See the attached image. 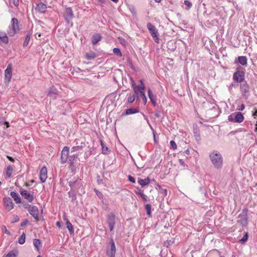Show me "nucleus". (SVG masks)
<instances>
[{"instance_id":"a19ab883","label":"nucleus","mask_w":257,"mask_h":257,"mask_svg":"<svg viewBox=\"0 0 257 257\" xmlns=\"http://www.w3.org/2000/svg\"><path fill=\"white\" fill-rule=\"evenodd\" d=\"M162 112V107H157L155 111L154 114L156 117H161V113Z\"/></svg>"},{"instance_id":"864d4df0","label":"nucleus","mask_w":257,"mask_h":257,"mask_svg":"<svg viewBox=\"0 0 257 257\" xmlns=\"http://www.w3.org/2000/svg\"><path fill=\"white\" fill-rule=\"evenodd\" d=\"M95 192L96 193V195L101 199H103V195L102 194V193L100 192L99 191L97 190H96L95 189Z\"/></svg>"},{"instance_id":"69168bd1","label":"nucleus","mask_w":257,"mask_h":257,"mask_svg":"<svg viewBox=\"0 0 257 257\" xmlns=\"http://www.w3.org/2000/svg\"><path fill=\"white\" fill-rule=\"evenodd\" d=\"M140 196L142 198L144 201L146 202L148 201L146 195H145L143 193Z\"/></svg>"},{"instance_id":"a211bd4d","label":"nucleus","mask_w":257,"mask_h":257,"mask_svg":"<svg viewBox=\"0 0 257 257\" xmlns=\"http://www.w3.org/2000/svg\"><path fill=\"white\" fill-rule=\"evenodd\" d=\"M47 8L46 5L41 2L37 4L35 10L39 13L44 14L46 12Z\"/></svg>"},{"instance_id":"58836bf2","label":"nucleus","mask_w":257,"mask_h":257,"mask_svg":"<svg viewBox=\"0 0 257 257\" xmlns=\"http://www.w3.org/2000/svg\"><path fill=\"white\" fill-rule=\"evenodd\" d=\"M139 96L142 98L144 103L145 104H146V103H147V99L145 95V92L143 91H142V90L140 91Z\"/></svg>"},{"instance_id":"2f4dec72","label":"nucleus","mask_w":257,"mask_h":257,"mask_svg":"<svg viewBox=\"0 0 257 257\" xmlns=\"http://www.w3.org/2000/svg\"><path fill=\"white\" fill-rule=\"evenodd\" d=\"M238 63L242 66L247 64V58L246 56H239L238 57Z\"/></svg>"},{"instance_id":"6ab92c4d","label":"nucleus","mask_w":257,"mask_h":257,"mask_svg":"<svg viewBox=\"0 0 257 257\" xmlns=\"http://www.w3.org/2000/svg\"><path fill=\"white\" fill-rule=\"evenodd\" d=\"M58 94V90L54 86H51L49 90L48 96L52 98L55 99Z\"/></svg>"},{"instance_id":"5fc2aeb1","label":"nucleus","mask_w":257,"mask_h":257,"mask_svg":"<svg viewBox=\"0 0 257 257\" xmlns=\"http://www.w3.org/2000/svg\"><path fill=\"white\" fill-rule=\"evenodd\" d=\"M127 178H128V180L130 182H131V183H136V179H135V178L134 177H133L132 176H131V175H128V176H127Z\"/></svg>"},{"instance_id":"4d7b16f0","label":"nucleus","mask_w":257,"mask_h":257,"mask_svg":"<svg viewBox=\"0 0 257 257\" xmlns=\"http://www.w3.org/2000/svg\"><path fill=\"white\" fill-rule=\"evenodd\" d=\"M19 221V217L17 215H14L13 220L11 221L12 223L18 222Z\"/></svg>"},{"instance_id":"c756f323","label":"nucleus","mask_w":257,"mask_h":257,"mask_svg":"<svg viewBox=\"0 0 257 257\" xmlns=\"http://www.w3.org/2000/svg\"><path fill=\"white\" fill-rule=\"evenodd\" d=\"M127 100L129 103H132L136 98H138L137 96L133 94V93H130L127 94Z\"/></svg>"},{"instance_id":"1a4fd4ad","label":"nucleus","mask_w":257,"mask_h":257,"mask_svg":"<svg viewBox=\"0 0 257 257\" xmlns=\"http://www.w3.org/2000/svg\"><path fill=\"white\" fill-rule=\"evenodd\" d=\"M69 153V147L67 146L64 147L61 152V163L62 164H65L67 162Z\"/></svg>"},{"instance_id":"6e6d98bb","label":"nucleus","mask_w":257,"mask_h":257,"mask_svg":"<svg viewBox=\"0 0 257 257\" xmlns=\"http://www.w3.org/2000/svg\"><path fill=\"white\" fill-rule=\"evenodd\" d=\"M184 4L187 7V9H189L192 7V3L188 0L184 1Z\"/></svg>"},{"instance_id":"2eb2a0df","label":"nucleus","mask_w":257,"mask_h":257,"mask_svg":"<svg viewBox=\"0 0 257 257\" xmlns=\"http://www.w3.org/2000/svg\"><path fill=\"white\" fill-rule=\"evenodd\" d=\"M28 211L35 219H36L37 221L39 220V209L36 206H32L30 208V209H29Z\"/></svg>"},{"instance_id":"393cba45","label":"nucleus","mask_w":257,"mask_h":257,"mask_svg":"<svg viewBox=\"0 0 257 257\" xmlns=\"http://www.w3.org/2000/svg\"><path fill=\"white\" fill-rule=\"evenodd\" d=\"M140 111V109L139 108H130L125 110V113L124 114H122V115H130L135 114L136 113H138Z\"/></svg>"},{"instance_id":"bb28decb","label":"nucleus","mask_w":257,"mask_h":257,"mask_svg":"<svg viewBox=\"0 0 257 257\" xmlns=\"http://www.w3.org/2000/svg\"><path fill=\"white\" fill-rule=\"evenodd\" d=\"M131 80H132V86H133V89L134 90V93L133 94L139 97V95H140V91L142 90V89H141L140 88H139L138 87V86L136 85L134 80L132 78H131ZM142 91H143V90H142Z\"/></svg>"},{"instance_id":"b1692460","label":"nucleus","mask_w":257,"mask_h":257,"mask_svg":"<svg viewBox=\"0 0 257 257\" xmlns=\"http://www.w3.org/2000/svg\"><path fill=\"white\" fill-rule=\"evenodd\" d=\"M97 56V55L93 51H90L88 53H86L84 54V57L87 60H92L96 58Z\"/></svg>"},{"instance_id":"4468645a","label":"nucleus","mask_w":257,"mask_h":257,"mask_svg":"<svg viewBox=\"0 0 257 257\" xmlns=\"http://www.w3.org/2000/svg\"><path fill=\"white\" fill-rule=\"evenodd\" d=\"M244 73L242 71H237L233 75V79L237 82H241L244 80Z\"/></svg>"},{"instance_id":"79ce46f5","label":"nucleus","mask_w":257,"mask_h":257,"mask_svg":"<svg viewBox=\"0 0 257 257\" xmlns=\"http://www.w3.org/2000/svg\"><path fill=\"white\" fill-rule=\"evenodd\" d=\"M17 253V251L11 250L6 254L5 257H16Z\"/></svg>"},{"instance_id":"774afa93","label":"nucleus","mask_w":257,"mask_h":257,"mask_svg":"<svg viewBox=\"0 0 257 257\" xmlns=\"http://www.w3.org/2000/svg\"><path fill=\"white\" fill-rule=\"evenodd\" d=\"M13 5L16 7H18L19 5V0H12Z\"/></svg>"},{"instance_id":"c85d7f7f","label":"nucleus","mask_w":257,"mask_h":257,"mask_svg":"<svg viewBox=\"0 0 257 257\" xmlns=\"http://www.w3.org/2000/svg\"><path fill=\"white\" fill-rule=\"evenodd\" d=\"M100 145L102 148V153L103 154L107 155L109 154L110 152V151L109 150L108 148L106 147L104 144L103 143L102 140H100Z\"/></svg>"},{"instance_id":"cd10ccee","label":"nucleus","mask_w":257,"mask_h":257,"mask_svg":"<svg viewBox=\"0 0 257 257\" xmlns=\"http://www.w3.org/2000/svg\"><path fill=\"white\" fill-rule=\"evenodd\" d=\"M243 119L244 117L241 112H238L234 115V122L240 123L242 122Z\"/></svg>"},{"instance_id":"a18cd8bd","label":"nucleus","mask_w":257,"mask_h":257,"mask_svg":"<svg viewBox=\"0 0 257 257\" xmlns=\"http://www.w3.org/2000/svg\"><path fill=\"white\" fill-rule=\"evenodd\" d=\"M83 146H77L73 147L71 148V152L73 153V152L78 151L80 150H82L83 149Z\"/></svg>"},{"instance_id":"052dcab7","label":"nucleus","mask_w":257,"mask_h":257,"mask_svg":"<svg viewBox=\"0 0 257 257\" xmlns=\"http://www.w3.org/2000/svg\"><path fill=\"white\" fill-rule=\"evenodd\" d=\"M97 182L99 185L103 184V180L100 178V176L99 175L97 176Z\"/></svg>"},{"instance_id":"dca6fc26","label":"nucleus","mask_w":257,"mask_h":257,"mask_svg":"<svg viewBox=\"0 0 257 257\" xmlns=\"http://www.w3.org/2000/svg\"><path fill=\"white\" fill-rule=\"evenodd\" d=\"M40 179L42 183H44L47 178V170L46 167H43L40 171Z\"/></svg>"},{"instance_id":"5701e85b","label":"nucleus","mask_w":257,"mask_h":257,"mask_svg":"<svg viewBox=\"0 0 257 257\" xmlns=\"http://www.w3.org/2000/svg\"><path fill=\"white\" fill-rule=\"evenodd\" d=\"M10 195L14 199V201L16 203H22V199L20 197L18 193L15 191H12L10 193Z\"/></svg>"},{"instance_id":"f03ea898","label":"nucleus","mask_w":257,"mask_h":257,"mask_svg":"<svg viewBox=\"0 0 257 257\" xmlns=\"http://www.w3.org/2000/svg\"><path fill=\"white\" fill-rule=\"evenodd\" d=\"M69 186L71 188V191L79 192V189L83 187L82 181L81 179L78 178L75 180H70L68 182Z\"/></svg>"},{"instance_id":"bf43d9fd","label":"nucleus","mask_w":257,"mask_h":257,"mask_svg":"<svg viewBox=\"0 0 257 257\" xmlns=\"http://www.w3.org/2000/svg\"><path fill=\"white\" fill-rule=\"evenodd\" d=\"M135 192L136 194L139 196H140L143 193L141 189L139 187L136 188V190L135 191Z\"/></svg>"},{"instance_id":"a878e982","label":"nucleus","mask_w":257,"mask_h":257,"mask_svg":"<svg viewBox=\"0 0 257 257\" xmlns=\"http://www.w3.org/2000/svg\"><path fill=\"white\" fill-rule=\"evenodd\" d=\"M77 194H78L79 195H81V194L80 193H79V192H74V191H71V190H70L68 192V196H69V198H70L71 199V201L72 202H74L75 201H76V200H77V196H76Z\"/></svg>"},{"instance_id":"37998d69","label":"nucleus","mask_w":257,"mask_h":257,"mask_svg":"<svg viewBox=\"0 0 257 257\" xmlns=\"http://www.w3.org/2000/svg\"><path fill=\"white\" fill-rule=\"evenodd\" d=\"M113 52L114 54H115L116 56L118 57H121L122 56V53L120 51V50L118 48H114L113 49Z\"/></svg>"},{"instance_id":"72a5a7b5","label":"nucleus","mask_w":257,"mask_h":257,"mask_svg":"<svg viewBox=\"0 0 257 257\" xmlns=\"http://www.w3.org/2000/svg\"><path fill=\"white\" fill-rule=\"evenodd\" d=\"M31 36V34L30 32H28L26 35V37L24 42L23 43V47H27L28 46V45L29 44V43L30 40Z\"/></svg>"},{"instance_id":"f3484780","label":"nucleus","mask_w":257,"mask_h":257,"mask_svg":"<svg viewBox=\"0 0 257 257\" xmlns=\"http://www.w3.org/2000/svg\"><path fill=\"white\" fill-rule=\"evenodd\" d=\"M193 127V133L195 138V140L198 143H199L201 140L199 128L197 124H194Z\"/></svg>"},{"instance_id":"7c9ffc66","label":"nucleus","mask_w":257,"mask_h":257,"mask_svg":"<svg viewBox=\"0 0 257 257\" xmlns=\"http://www.w3.org/2000/svg\"><path fill=\"white\" fill-rule=\"evenodd\" d=\"M33 244L37 251H39L41 247V241L39 239H34L33 240Z\"/></svg>"},{"instance_id":"c03bdc74","label":"nucleus","mask_w":257,"mask_h":257,"mask_svg":"<svg viewBox=\"0 0 257 257\" xmlns=\"http://www.w3.org/2000/svg\"><path fill=\"white\" fill-rule=\"evenodd\" d=\"M248 238V233L247 232H245V233L244 235V236H243V237L239 240V242H240L242 243H243L247 240Z\"/></svg>"},{"instance_id":"0e129e2a","label":"nucleus","mask_w":257,"mask_h":257,"mask_svg":"<svg viewBox=\"0 0 257 257\" xmlns=\"http://www.w3.org/2000/svg\"><path fill=\"white\" fill-rule=\"evenodd\" d=\"M63 107H65L66 109H67L68 111L70 110V107L69 106V104L67 103L66 102H65L63 104Z\"/></svg>"},{"instance_id":"7ed1b4c3","label":"nucleus","mask_w":257,"mask_h":257,"mask_svg":"<svg viewBox=\"0 0 257 257\" xmlns=\"http://www.w3.org/2000/svg\"><path fill=\"white\" fill-rule=\"evenodd\" d=\"M147 27L153 38L154 40L157 43H159V33L158 31L156 28V27L153 25L151 23L149 22L147 23Z\"/></svg>"},{"instance_id":"6e6552de","label":"nucleus","mask_w":257,"mask_h":257,"mask_svg":"<svg viewBox=\"0 0 257 257\" xmlns=\"http://www.w3.org/2000/svg\"><path fill=\"white\" fill-rule=\"evenodd\" d=\"M12 64H8L7 69L5 71V82H10L12 76Z\"/></svg>"},{"instance_id":"f8f14e48","label":"nucleus","mask_w":257,"mask_h":257,"mask_svg":"<svg viewBox=\"0 0 257 257\" xmlns=\"http://www.w3.org/2000/svg\"><path fill=\"white\" fill-rule=\"evenodd\" d=\"M240 91L243 96L247 97L249 95V88L246 81L240 85Z\"/></svg>"},{"instance_id":"680f3d73","label":"nucleus","mask_w":257,"mask_h":257,"mask_svg":"<svg viewBox=\"0 0 257 257\" xmlns=\"http://www.w3.org/2000/svg\"><path fill=\"white\" fill-rule=\"evenodd\" d=\"M228 119L230 122H234V115L232 114L228 116Z\"/></svg>"},{"instance_id":"ea45409f","label":"nucleus","mask_w":257,"mask_h":257,"mask_svg":"<svg viewBox=\"0 0 257 257\" xmlns=\"http://www.w3.org/2000/svg\"><path fill=\"white\" fill-rule=\"evenodd\" d=\"M127 63L128 64L130 68H131L132 70L135 71H138V69H136V68L133 65V62L131 60V58H128L127 59Z\"/></svg>"},{"instance_id":"9d476101","label":"nucleus","mask_w":257,"mask_h":257,"mask_svg":"<svg viewBox=\"0 0 257 257\" xmlns=\"http://www.w3.org/2000/svg\"><path fill=\"white\" fill-rule=\"evenodd\" d=\"M20 193L21 195L25 199L28 200L30 202H32L34 200V196L33 194H30L27 191L23 189L22 187L20 189Z\"/></svg>"},{"instance_id":"338daca9","label":"nucleus","mask_w":257,"mask_h":257,"mask_svg":"<svg viewBox=\"0 0 257 257\" xmlns=\"http://www.w3.org/2000/svg\"><path fill=\"white\" fill-rule=\"evenodd\" d=\"M29 221L27 219H25L21 224V226L23 227L25 226L28 223Z\"/></svg>"},{"instance_id":"412c9836","label":"nucleus","mask_w":257,"mask_h":257,"mask_svg":"<svg viewBox=\"0 0 257 257\" xmlns=\"http://www.w3.org/2000/svg\"><path fill=\"white\" fill-rule=\"evenodd\" d=\"M63 217L64 220L66 221V227L68 228V229L69 230L70 234H74V230L73 226L72 225L71 223L69 221L68 219H67L66 218V216L65 215H64Z\"/></svg>"},{"instance_id":"20e7f679","label":"nucleus","mask_w":257,"mask_h":257,"mask_svg":"<svg viewBox=\"0 0 257 257\" xmlns=\"http://www.w3.org/2000/svg\"><path fill=\"white\" fill-rule=\"evenodd\" d=\"M20 31L19 21L17 18H13L11 20V28L8 32L10 36H14Z\"/></svg>"},{"instance_id":"49530a36","label":"nucleus","mask_w":257,"mask_h":257,"mask_svg":"<svg viewBox=\"0 0 257 257\" xmlns=\"http://www.w3.org/2000/svg\"><path fill=\"white\" fill-rule=\"evenodd\" d=\"M174 243V240H167L166 241L164 242V246H166L167 248L169 247L170 245L171 244Z\"/></svg>"},{"instance_id":"13d9d810","label":"nucleus","mask_w":257,"mask_h":257,"mask_svg":"<svg viewBox=\"0 0 257 257\" xmlns=\"http://www.w3.org/2000/svg\"><path fill=\"white\" fill-rule=\"evenodd\" d=\"M22 203L23 204V206L24 207V208L27 209L28 211L29 210V209H30V208L32 206L31 205L29 204L28 203H26L24 201L23 202H22Z\"/></svg>"},{"instance_id":"4be33fe9","label":"nucleus","mask_w":257,"mask_h":257,"mask_svg":"<svg viewBox=\"0 0 257 257\" xmlns=\"http://www.w3.org/2000/svg\"><path fill=\"white\" fill-rule=\"evenodd\" d=\"M102 39V36L101 34L98 33L94 34L91 38V43L94 45L96 44L99 41L101 40Z\"/></svg>"},{"instance_id":"3c124183","label":"nucleus","mask_w":257,"mask_h":257,"mask_svg":"<svg viewBox=\"0 0 257 257\" xmlns=\"http://www.w3.org/2000/svg\"><path fill=\"white\" fill-rule=\"evenodd\" d=\"M170 146H171V148L174 150L177 149V146L176 143L175 142V141H174L173 140L171 141L170 142Z\"/></svg>"},{"instance_id":"c9c22d12","label":"nucleus","mask_w":257,"mask_h":257,"mask_svg":"<svg viewBox=\"0 0 257 257\" xmlns=\"http://www.w3.org/2000/svg\"><path fill=\"white\" fill-rule=\"evenodd\" d=\"M13 171V168L12 166L9 165L7 167L6 174L8 178L11 177Z\"/></svg>"},{"instance_id":"39448f33","label":"nucleus","mask_w":257,"mask_h":257,"mask_svg":"<svg viewBox=\"0 0 257 257\" xmlns=\"http://www.w3.org/2000/svg\"><path fill=\"white\" fill-rule=\"evenodd\" d=\"M247 210L246 208L243 209L241 213L238 216L237 222L242 226H245L248 224L247 219Z\"/></svg>"},{"instance_id":"09e8293b","label":"nucleus","mask_w":257,"mask_h":257,"mask_svg":"<svg viewBox=\"0 0 257 257\" xmlns=\"http://www.w3.org/2000/svg\"><path fill=\"white\" fill-rule=\"evenodd\" d=\"M2 230L3 231V232L9 235H11V232L7 229V227L5 225H2Z\"/></svg>"},{"instance_id":"e2e57ef3","label":"nucleus","mask_w":257,"mask_h":257,"mask_svg":"<svg viewBox=\"0 0 257 257\" xmlns=\"http://www.w3.org/2000/svg\"><path fill=\"white\" fill-rule=\"evenodd\" d=\"M97 2L99 5H100L101 7H103L104 5L106 4L105 0H97Z\"/></svg>"},{"instance_id":"0eeeda50","label":"nucleus","mask_w":257,"mask_h":257,"mask_svg":"<svg viewBox=\"0 0 257 257\" xmlns=\"http://www.w3.org/2000/svg\"><path fill=\"white\" fill-rule=\"evenodd\" d=\"M63 17L66 22L68 24H69L71 20L74 17L72 9L70 7L66 8L65 10V13L64 14Z\"/></svg>"},{"instance_id":"de8ad7c7","label":"nucleus","mask_w":257,"mask_h":257,"mask_svg":"<svg viewBox=\"0 0 257 257\" xmlns=\"http://www.w3.org/2000/svg\"><path fill=\"white\" fill-rule=\"evenodd\" d=\"M138 183L140 185H141L142 187L147 185V183H146V181H145V179H143L141 178H138Z\"/></svg>"},{"instance_id":"e433bc0d","label":"nucleus","mask_w":257,"mask_h":257,"mask_svg":"<svg viewBox=\"0 0 257 257\" xmlns=\"http://www.w3.org/2000/svg\"><path fill=\"white\" fill-rule=\"evenodd\" d=\"M78 157V154H74L69 157V162L70 165H73L75 159Z\"/></svg>"},{"instance_id":"9b49d317","label":"nucleus","mask_w":257,"mask_h":257,"mask_svg":"<svg viewBox=\"0 0 257 257\" xmlns=\"http://www.w3.org/2000/svg\"><path fill=\"white\" fill-rule=\"evenodd\" d=\"M110 249L107 250L106 254L108 257H114L115 254L116 248L113 239L111 238L110 239Z\"/></svg>"},{"instance_id":"423d86ee","label":"nucleus","mask_w":257,"mask_h":257,"mask_svg":"<svg viewBox=\"0 0 257 257\" xmlns=\"http://www.w3.org/2000/svg\"><path fill=\"white\" fill-rule=\"evenodd\" d=\"M106 221L108 225L109 230L112 231L116 223V216L112 212H110L106 216Z\"/></svg>"},{"instance_id":"4c0bfd02","label":"nucleus","mask_w":257,"mask_h":257,"mask_svg":"<svg viewBox=\"0 0 257 257\" xmlns=\"http://www.w3.org/2000/svg\"><path fill=\"white\" fill-rule=\"evenodd\" d=\"M26 234L24 232L20 236L18 240V242L20 244H23L25 242Z\"/></svg>"},{"instance_id":"aec40b11","label":"nucleus","mask_w":257,"mask_h":257,"mask_svg":"<svg viewBox=\"0 0 257 257\" xmlns=\"http://www.w3.org/2000/svg\"><path fill=\"white\" fill-rule=\"evenodd\" d=\"M148 97L150 99L152 104L154 107L156 106V96L154 95L151 88H149L148 89Z\"/></svg>"},{"instance_id":"603ef678","label":"nucleus","mask_w":257,"mask_h":257,"mask_svg":"<svg viewBox=\"0 0 257 257\" xmlns=\"http://www.w3.org/2000/svg\"><path fill=\"white\" fill-rule=\"evenodd\" d=\"M159 192L160 194L163 195V197L166 196L167 195L168 191L166 189H161V190H159Z\"/></svg>"},{"instance_id":"f704fd0d","label":"nucleus","mask_w":257,"mask_h":257,"mask_svg":"<svg viewBox=\"0 0 257 257\" xmlns=\"http://www.w3.org/2000/svg\"><path fill=\"white\" fill-rule=\"evenodd\" d=\"M223 33H224V30L222 28L221 29H220L219 30V32H217V36H216L217 39H218L219 41H220V40H221V43H222L223 42V40H224V38H222Z\"/></svg>"},{"instance_id":"473e14b6","label":"nucleus","mask_w":257,"mask_h":257,"mask_svg":"<svg viewBox=\"0 0 257 257\" xmlns=\"http://www.w3.org/2000/svg\"><path fill=\"white\" fill-rule=\"evenodd\" d=\"M151 208L152 206L150 204H147L145 206V209L146 211L147 215L149 217H152Z\"/></svg>"},{"instance_id":"ddd939ff","label":"nucleus","mask_w":257,"mask_h":257,"mask_svg":"<svg viewBox=\"0 0 257 257\" xmlns=\"http://www.w3.org/2000/svg\"><path fill=\"white\" fill-rule=\"evenodd\" d=\"M3 202L5 207L8 209L9 211H10L14 208V204L10 197H4L3 198Z\"/></svg>"},{"instance_id":"f257e3e1","label":"nucleus","mask_w":257,"mask_h":257,"mask_svg":"<svg viewBox=\"0 0 257 257\" xmlns=\"http://www.w3.org/2000/svg\"><path fill=\"white\" fill-rule=\"evenodd\" d=\"M211 162L217 169H220L222 167L223 158L222 155L217 151H214L209 155Z\"/></svg>"},{"instance_id":"8fccbe9b","label":"nucleus","mask_w":257,"mask_h":257,"mask_svg":"<svg viewBox=\"0 0 257 257\" xmlns=\"http://www.w3.org/2000/svg\"><path fill=\"white\" fill-rule=\"evenodd\" d=\"M139 88L144 90L145 88V85L142 79L140 80V84L137 85Z\"/></svg>"}]
</instances>
